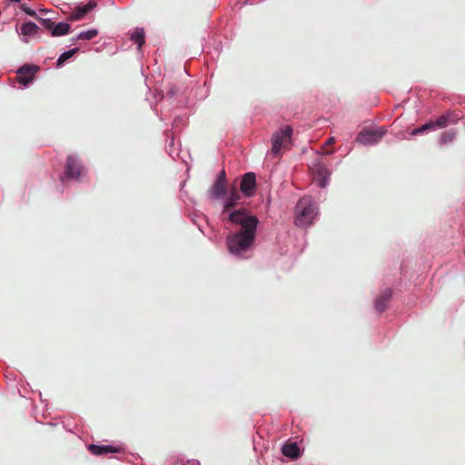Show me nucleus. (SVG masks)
<instances>
[{"mask_svg": "<svg viewBox=\"0 0 465 465\" xmlns=\"http://www.w3.org/2000/svg\"><path fill=\"white\" fill-rule=\"evenodd\" d=\"M144 30L142 27H136L134 32L131 34L130 39L137 44L138 47L141 48L144 44Z\"/></svg>", "mask_w": 465, "mask_h": 465, "instance_id": "obj_19", "label": "nucleus"}, {"mask_svg": "<svg viewBox=\"0 0 465 465\" xmlns=\"http://www.w3.org/2000/svg\"><path fill=\"white\" fill-rule=\"evenodd\" d=\"M71 25L66 22H59L57 24L54 23V26L53 28L52 36H64L70 33Z\"/></svg>", "mask_w": 465, "mask_h": 465, "instance_id": "obj_18", "label": "nucleus"}, {"mask_svg": "<svg viewBox=\"0 0 465 465\" xmlns=\"http://www.w3.org/2000/svg\"><path fill=\"white\" fill-rule=\"evenodd\" d=\"M20 8L27 15H35V12L32 10L30 7H28L26 5L22 4L20 5Z\"/></svg>", "mask_w": 465, "mask_h": 465, "instance_id": "obj_27", "label": "nucleus"}, {"mask_svg": "<svg viewBox=\"0 0 465 465\" xmlns=\"http://www.w3.org/2000/svg\"><path fill=\"white\" fill-rule=\"evenodd\" d=\"M387 129L380 126L375 129L364 128L356 136V142L364 146H373L381 142L386 134Z\"/></svg>", "mask_w": 465, "mask_h": 465, "instance_id": "obj_5", "label": "nucleus"}, {"mask_svg": "<svg viewBox=\"0 0 465 465\" xmlns=\"http://www.w3.org/2000/svg\"><path fill=\"white\" fill-rule=\"evenodd\" d=\"M214 182H219V183H221L227 184L226 173H225V171H224V170H222V171L218 173V175H217V177H216V179H215V181H214Z\"/></svg>", "mask_w": 465, "mask_h": 465, "instance_id": "obj_25", "label": "nucleus"}, {"mask_svg": "<svg viewBox=\"0 0 465 465\" xmlns=\"http://www.w3.org/2000/svg\"><path fill=\"white\" fill-rule=\"evenodd\" d=\"M89 451L96 456L106 455L109 453H117L120 451L118 447H114L113 445H98V444H90L88 446Z\"/></svg>", "mask_w": 465, "mask_h": 465, "instance_id": "obj_14", "label": "nucleus"}, {"mask_svg": "<svg viewBox=\"0 0 465 465\" xmlns=\"http://www.w3.org/2000/svg\"><path fill=\"white\" fill-rule=\"evenodd\" d=\"M391 297V290L387 288L375 300L374 306L378 312H382L383 311H385L387 307V302L390 301Z\"/></svg>", "mask_w": 465, "mask_h": 465, "instance_id": "obj_16", "label": "nucleus"}, {"mask_svg": "<svg viewBox=\"0 0 465 465\" xmlns=\"http://www.w3.org/2000/svg\"><path fill=\"white\" fill-rule=\"evenodd\" d=\"M178 92H179V89L176 88L175 86L171 87L168 90V92L166 93L164 99H166V100L172 99L173 96H175L177 94Z\"/></svg>", "mask_w": 465, "mask_h": 465, "instance_id": "obj_26", "label": "nucleus"}, {"mask_svg": "<svg viewBox=\"0 0 465 465\" xmlns=\"http://www.w3.org/2000/svg\"><path fill=\"white\" fill-rule=\"evenodd\" d=\"M255 237L256 233L231 232L226 236L227 249L232 255L244 258L251 250Z\"/></svg>", "mask_w": 465, "mask_h": 465, "instance_id": "obj_2", "label": "nucleus"}, {"mask_svg": "<svg viewBox=\"0 0 465 465\" xmlns=\"http://www.w3.org/2000/svg\"><path fill=\"white\" fill-rule=\"evenodd\" d=\"M99 32L95 28L89 29L87 31L80 32L76 35V39L81 40H92L93 38L96 37L98 35Z\"/></svg>", "mask_w": 465, "mask_h": 465, "instance_id": "obj_21", "label": "nucleus"}, {"mask_svg": "<svg viewBox=\"0 0 465 465\" xmlns=\"http://www.w3.org/2000/svg\"><path fill=\"white\" fill-rule=\"evenodd\" d=\"M227 191V184L214 182L208 191V198L212 201L223 199Z\"/></svg>", "mask_w": 465, "mask_h": 465, "instance_id": "obj_13", "label": "nucleus"}, {"mask_svg": "<svg viewBox=\"0 0 465 465\" xmlns=\"http://www.w3.org/2000/svg\"><path fill=\"white\" fill-rule=\"evenodd\" d=\"M79 40H80V39H76V36H75V37H73V38L71 39V42H72V44H75V43H76L77 41H79Z\"/></svg>", "mask_w": 465, "mask_h": 465, "instance_id": "obj_32", "label": "nucleus"}, {"mask_svg": "<svg viewBox=\"0 0 465 465\" xmlns=\"http://www.w3.org/2000/svg\"><path fill=\"white\" fill-rule=\"evenodd\" d=\"M173 145H174V139H173V137H172L171 140L169 141L168 146L173 147Z\"/></svg>", "mask_w": 465, "mask_h": 465, "instance_id": "obj_30", "label": "nucleus"}, {"mask_svg": "<svg viewBox=\"0 0 465 465\" xmlns=\"http://www.w3.org/2000/svg\"><path fill=\"white\" fill-rule=\"evenodd\" d=\"M183 121V118L181 117H176L174 120H173V127H177L179 125L180 123H182Z\"/></svg>", "mask_w": 465, "mask_h": 465, "instance_id": "obj_28", "label": "nucleus"}, {"mask_svg": "<svg viewBox=\"0 0 465 465\" xmlns=\"http://www.w3.org/2000/svg\"><path fill=\"white\" fill-rule=\"evenodd\" d=\"M40 31L39 26L34 22H26L22 24L19 34L22 35V41L29 42V37L35 36Z\"/></svg>", "mask_w": 465, "mask_h": 465, "instance_id": "obj_12", "label": "nucleus"}, {"mask_svg": "<svg viewBox=\"0 0 465 465\" xmlns=\"http://www.w3.org/2000/svg\"><path fill=\"white\" fill-rule=\"evenodd\" d=\"M96 6L94 0H90L87 4L77 6L69 15V20L79 21L85 17Z\"/></svg>", "mask_w": 465, "mask_h": 465, "instance_id": "obj_11", "label": "nucleus"}, {"mask_svg": "<svg viewBox=\"0 0 465 465\" xmlns=\"http://www.w3.org/2000/svg\"><path fill=\"white\" fill-rule=\"evenodd\" d=\"M240 200V193L235 188L231 189L227 197L223 203V211L221 216H225L226 213H231L232 211V209L237 205Z\"/></svg>", "mask_w": 465, "mask_h": 465, "instance_id": "obj_10", "label": "nucleus"}, {"mask_svg": "<svg viewBox=\"0 0 465 465\" xmlns=\"http://www.w3.org/2000/svg\"><path fill=\"white\" fill-rule=\"evenodd\" d=\"M192 465H200L198 460H193Z\"/></svg>", "mask_w": 465, "mask_h": 465, "instance_id": "obj_33", "label": "nucleus"}, {"mask_svg": "<svg viewBox=\"0 0 465 465\" xmlns=\"http://www.w3.org/2000/svg\"><path fill=\"white\" fill-rule=\"evenodd\" d=\"M282 453L292 460H297L301 456L300 447L296 442H287L282 445Z\"/></svg>", "mask_w": 465, "mask_h": 465, "instance_id": "obj_15", "label": "nucleus"}, {"mask_svg": "<svg viewBox=\"0 0 465 465\" xmlns=\"http://www.w3.org/2000/svg\"><path fill=\"white\" fill-rule=\"evenodd\" d=\"M455 136H456V132L447 131V132H444L441 134L439 142L440 144L451 143L454 140Z\"/></svg>", "mask_w": 465, "mask_h": 465, "instance_id": "obj_23", "label": "nucleus"}, {"mask_svg": "<svg viewBox=\"0 0 465 465\" xmlns=\"http://www.w3.org/2000/svg\"><path fill=\"white\" fill-rule=\"evenodd\" d=\"M256 175L252 172H248L242 176L240 182V190L242 193L250 198L255 194L256 192Z\"/></svg>", "mask_w": 465, "mask_h": 465, "instance_id": "obj_8", "label": "nucleus"}, {"mask_svg": "<svg viewBox=\"0 0 465 465\" xmlns=\"http://www.w3.org/2000/svg\"><path fill=\"white\" fill-rule=\"evenodd\" d=\"M84 174L85 170L79 158L76 155H68L64 173L61 175V182L64 183L70 180L80 181Z\"/></svg>", "mask_w": 465, "mask_h": 465, "instance_id": "obj_4", "label": "nucleus"}, {"mask_svg": "<svg viewBox=\"0 0 465 465\" xmlns=\"http://www.w3.org/2000/svg\"><path fill=\"white\" fill-rule=\"evenodd\" d=\"M39 70V66L33 64H24L16 71L17 82L24 87H27L34 80L35 74Z\"/></svg>", "mask_w": 465, "mask_h": 465, "instance_id": "obj_9", "label": "nucleus"}, {"mask_svg": "<svg viewBox=\"0 0 465 465\" xmlns=\"http://www.w3.org/2000/svg\"><path fill=\"white\" fill-rule=\"evenodd\" d=\"M169 155H170L172 158H173V159H174V157L178 155V153H175L174 151L170 150V151H169Z\"/></svg>", "mask_w": 465, "mask_h": 465, "instance_id": "obj_29", "label": "nucleus"}, {"mask_svg": "<svg viewBox=\"0 0 465 465\" xmlns=\"http://www.w3.org/2000/svg\"><path fill=\"white\" fill-rule=\"evenodd\" d=\"M435 127H434L433 121H429V122L425 123L424 124H422L421 126L413 129L412 132H411V134L412 135H419V134H421L425 133L426 131L432 130Z\"/></svg>", "mask_w": 465, "mask_h": 465, "instance_id": "obj_22", "label": "nucleus"}, {"mask_svg": "<svg viewBox=\"0 0 465 465\" xmlns=\"http://www.w3.org/2000/svg\"><path fill=\"white\" fill-rule=\"evenodd\" d=\"M11 1L14 2V3H20L21 2V0H11Z\"/></svg>", "mask_w": 465, "mask_h": 465, "instance_id": "obj_34", "label": "nucleus"}, {"mask_svg": "<svg viewBox=\"0 0 465 465\" xmlns=\"http://www.w3.org/2000/svg\"><path fill=\"white\" fill-rule=\"evenodd\" d=\"M78 51H79V48L74 47V48L69 49V50L62 53L56 60V66L57 67L63 66L64 64L67 60H69L71 57H73Z\"/></svg>", "mask_w": 465, "mask_h": 465, "instance_id": "obj_20", "label": "nucleus"}, {"mask_svg": "<svg viewBox=\"0 0 465 465\" xmlns=\"http://www.w3.org/2000/svg\"><path fill=\"white\" fill-rule=\"evenodd\" d=\"M318 214V206L311 196L300 198L295 206V224L299 227L311 225Z\"/></svg>", "mask_w": 465, "mask_h": 465, "instance_id": "obj_3", "label": "nucleus"}, {"mask_svg": "<svg viewBox=\"0 0 465 465\" xmlns=\"http://www.w3.org/2000/svg\"><path fill=\"white\" fill-rule=\"evenodd\" d=\"M312 172L313 179L320 188H325L329 184L331 172L324 163L316 161L313 163Z\"/></svg>", "mask_w": 465, "mask_h": 465, "instance_id": "obj_7", "label": "nucleus"}, {"mask_svg": "<svg viewBox=\"0 0 465 465\" xmlns=\"http://www.w3.org/2000/svg\"><path fill=\"white\" fill-rule=\"evenodd\" d=\"M226 228L232 232L256 233L259 223L258 218L246 208L241 207L221 216Z\"/></svg>", "mask_w": 465, "mask_h": 465, "instance_id": "obj_1", "label": "nucleus"}, {"mask_svg": "<svg viewBox=\"0 0 465 465\" xmlns=\"http://www.w3.org/2000/svg\"><path fill=\"white\" fill-rule=\"evenodd\" d=\"M40 23H41V25H42V26L44 28H45L46 30L50 31V33L52 34L53 28L54 26V22H53L52 19H50V18H41L40 19Z\"/></svg>", "mask_w": 465, "mask_h": 465, "instance_id": "obj_24", "label": "nucleus"}, {"mask_svg": "<svg viewBox=\"0 0 465 465\" xmlns=\"http://www.w3.org/2000/svg\"><path fill=\"white\" fill-rule=\"evenodd\" d=\"M459 120V116L453 113H448L439 116L434 123V127L443 128L448 123L456 124Z\"/></svg>", "mask_w": 465, "mask_h": 465, "instance_id": "obj_17", "label": "nucleus"}, {"mask_svg": "<svg viewBox=\"0 0 465 465\" xmlns=\"http://www.w3.org/2000/svg\"><path fill=\"white\" fill-rule=\"evenodd\" d=\"M332 143H334V138H332V137L329 138V139L326 141V144H331Z\"/></svg>", "mask_w": 465, "mask_h": 465, "instance_id": "obj_31", "label": "nucleus"}, {"mask_svg": "<svg viewBox=\"0 0 465 465\" xmlns=\"http://www.w3.org/2000/svg\"><path fill=\"white\" fill-rule=\"evenodd\" d=\"M292 128L290 125H286L275 132L272 139V149L271 154L273 157H279L281 154L282 147L285 141L291 140L292 135Z\"/></svg>", "mask_w": 465, "mask_h": 465, "instance_id": "obj_6", "label": "nucleus"}]
</instances>
